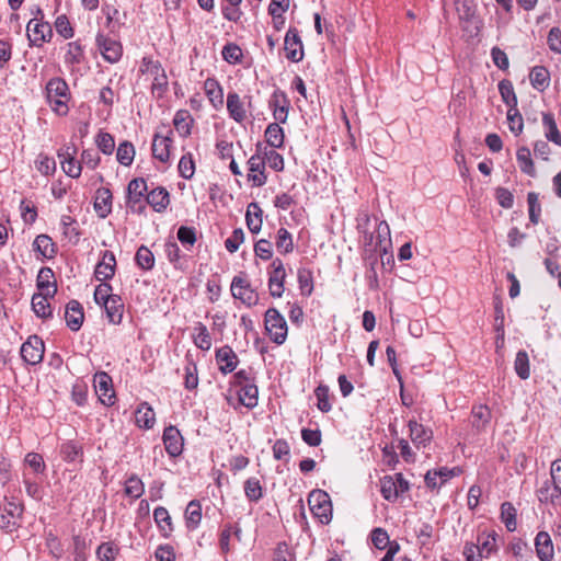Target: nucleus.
<instances>
[{"label":"nucleus","instance_id":"1","mask_svg":"<svg viewBox=\"0 0 561 561\" xmlns=\"http://www.w3.org/2000/svg\"><path fill=\"white\" fill-rule=\"evenodd\" d=\"M46 98L51 110L58 115H66L69 111V88L61 78H53L46 84Z\"/></svg>","mask_w":561,"mask_h":561},{"label":"nucleus","instance_id":"2","mask_svg":"<svg viewBox=\"0 0 561 561\" xmlns=\"http://www.w3.org/2000/svg\"><path fill=\"white\" fill-rule=\"evenodd\" d=\"M140 72L151 78V93L156 98H162L168 90V77L160 61L153 60L151 57H144Z\"/></svg>","mask_w":561,"mask_h":561},{"label":"nucleus","instance_id":"3","mask_svg":"<svg viewBox=\"0 0 561 561\" xmlns=\"http://www.w3.org/2000/svg\"><path fill=\"white\" fill-rule=\"evenodd\" d=\"M148 185L145 179L137 178L127 185L126 205L131 213L142 214L146 210Z\"/></svg>","mask_w":561,"mask_h":561},{"label":"nucleus","instance_id":"4","mask_svg":"<svg viewBox=\"0 0 561 561\" xmlns=\"http://www.w3.org/2000/svg\"><path fill=\"white\" fill-rule=\"evenodd\" d=\"M264 322L270 339L278 345L283 344L286 341L288 328L286 320L278 310L275 308L267 309Z\"/></svg>","mask_w":561,"mask_h":561},{"label":"nucleus","instance_id":"5","mask_svg":"<svg viewBox=\"0 0 561 561\" xmlns=\"http://www.w3.org/2000/svg\"><path fill=\"white\" fill-rule=\"evenodd\" d=\"M23 514V505L19 502L7 500L0 506V528L5 533H12L20 526Z\"/></svg>","mask_w":561,"mask_h":561},{"label":"nucleus","instance_id":"6","mask_svg":"<svg viewBox=\"0 0 561 561\" xmlns=\"http://www.w3.org/2000/svg\"><path fill=\"white\" fill-rule=\"evenodd\" d=\"M230 290L233 298L241 300L248 307L255 306L259 301L256 290L243 276L237 275L232 278Z\"/></svg>","mask_w":561,"mask_h":561},{"label":"nucleus","instance_id":"7","mask_svg":"<svg viewBox=\"0 0 561 561\" xmlns=\"http://www.w3.org/2000/svg\"><path fill=\"white\" fill-rule=\"evenodd\" d=\"M286 279V270L283 261L275 257L268 267V289L274 298H280L284 294Z\"/></svg>","mask_w":561,"mask_h":561},{"label":"nucleus","instance_id":"8","mask_svg":"<svg viewBox=\"0 0 561 561\" xmlns=\"http://www.w3.org/2000/svg\"><path fill=\"white\" fill-rule=\"evenodd\" d=\"M311 511L321 523L328 524L332 516V506L325 492H312L309 496Z\"/></svg>","mask_w":561,"mask_h":561},{"label":"nucleus","instance_id":"9","mask_svg":"<svg viewBox=\"0 0 561 561\" xmlns=\"http://www.w3.org/2000/svg\"><path fill=\"white\" fill-rule=\"evenodd\" d=\"M96 46L103 58L111 62H117L123 54V47L119 42L99 33L95 38Z\"/></svg>","mask_w":561,"mask_h":561},{"label":"nucleus","instance_id":"10","mask_svg":"<svg viewBox=\"0 0 561 561\" xmlns=\"http://www.w3.org/2000/svg\"><path fill=\"white\" fill-rule=\"evenodd\" d=\"M44 342L37 335H32L21 346V356L30 365H36L44 357Z\"/></svg>","mask_w":561,"mask_h":561},{"label":"nucleus","instance_id":"11","mask_svg":"<svg viewBox=\"0 0 561 561\" xmlns=\"http://www.w3.org/2000/svg\"><path fill=\"white\" fill-rule=\"evenodd\" d=\"M26 32L31 45L34 46H42L43 43L48 42L53 36L50 24L37 19L31 20L27 23Z\"/></svg>","mask_w":561,"mask_h":561},{"label":"nucleus","instance_id":"12","mask_svg":"<svg viewBox=\"0 0 561 561\" xmlns=\"http://www.w3.org/2000/svg\"><path fill=\"white\" fill-rule=\"evenodd\" d=\"M162 440L170 457H178L182 454L184 439L181 432L175 426L170 425L164 428Z\"/></svg>","mask_w":561,"mask_h":561},{"label":"nucleus","instance_id":"13","mask_svg":"<svg viewBox=\"0 0 561 561\" xmlns=\"http://www.w3.org/2000/svg\"><path fill=\"white\" fill-rule=\"evenodd\" d=\"M94 388L100 401L107 407L115 402V393L112 388V379L106 373H99L94 376Z\"/></svg>","mask_w":561,"mask_h":561},{"label":"nucleus","instance_id":"14","mask_svg":"<svg viewBox=\"0 0 561 561\" xmlns=\"http://www.w3.org/2000/svg\"><path fill=\"white\" fill-rule=\"evenodd\" d=\"M284 45L287 59L294 62H298L302 59V43L296 28H289L287 31Z\"/></svg>","mask_w":561,"mask_h":561},{"label":"nucleus","instance_id":"15","mask_svg":"<svg viewBox=\"0 0 561 561\" xmlns=\"http://www.w3.org/2000/svg\"><path fill=\"white\" fill-rule=\"evenodd\" d=\"M248 181L252 182L253 186H263L267 181V175L265 174V161H263L259 154H253L248 160Z\"/></svg>","mask_w":561,"mask_h":561},{"label":"nucleus","instance_id":"16","mask_svg":"<svg viewBox=\"0 0 561 561\" xmlns=\"http://www.w3.org/2000/svg\"><path fill=\"white\" fill-rule=\"evenodd\" d=\"M216 362L219 370L227 375L237 368L239 358L230 346L225 345L216 351Z\"/></svg>","mask_w":561,"mask_h":561},{"label":"nucleus","instance_id":"17","mask_svg":"<svg viewBox=\"0 0 561 561\" xmlns=\"http://www.w3.org/2000/svg\"><path fill=\"white\" fill-rule=\"evenodd\" d=\"M499 535L493 531H482L477 536V547L481 553L482 559H489L499 549L497 539Z\"/></svg>","mask_w":561,"mask_h":561},{"label":"nucleus","instance_id":"18","mask_svg":"<svg viewBox=\"0 0 561 561\" xmlns=\"http://www.w3.org/2000/svg\"><path fill=\"white\" fill-rule=\"evenodd\" d=\"M116 259L113 252L104 251L102 260L96 264L94 276L98 280L106 282L115 274Z\"/></svg>","mask_w":561,"mask_h":561},{"label":"nucleus","instance_id":"19","mask_svg":"<svg viewBox=\"0 0 561 561\" xmlns=\"http://www.w3.org/2000/svg\"><path fill=\"white\" fill-rule=\"evenodd\" d=\"M65 320L71 331H78L82 327L84 312L78 300H70L66 306Z\"/></svg>","mask_w":561,"mask_h":561},{"label":"nucleus","instance_id":"20","mask_svg":"<svg viewBox=\"0 0 561 561\" xmlns=\"http://www.w3.org/2000/svg\"><path fill=\"white\" fill-rule=\"evenodd\" d=\"M536 553L540 561H551L554 556L553 543L547 531H539L535 538Z\"/></svg>","mask_w":561,"mask_h":561},{"label":"nucleus","instance_id":"21","mask_svg":"<svg viewBox=\"0 0 561 561\" xmlns=\"http://www.w3.org/2000/svg\"><path fill=\"white\" fill-rule=\"evenodd\" d=\"M112 192L107 187H100L95 192L94 210L102 219L112 211Z\"/></svg>","mask_w":561,"mask_h":561},{"label":"nucleus","instance_id":"22","mask_svg":"<svg viewBox=\"0 0 561 561\" xmlns=\"http://www.w3.org/2000/svg\"><path fill=\"white\" fill-rule=\"evenodd\" d=\"M408 426L410 430V438L416 447L426 446L431 442L433 437L431 428L425 427L414 420H410Z\"/></svg>","mask_w":561,"mask_h":561},{"label":"nucleus","instance_id":"23","mask_svg":"<svg viewBox=\"0 0 561 561\" xmlns=\"http://www.w3.org/2000/svg\"><path fill=\"white\" fill-rule=\"evenodd\" d=\"M227 111L229 116L237 123H242L247 118L244 103L237 92H229L227 95Z\"/></svg>","mask_w":561,"mask_h":561},{"label":"nucleus","instance_id":"24","mask_svg":"<svg viewBox=\"0 0 561 561\" xmlns=\"http://www.w3.org/2000/svg\"><path fill=\"white\" fill-rule=\"evenodd\" d=\"M53 277L54 273L50 267H42L39 270L36 280V285L39 290L37 294L55 296L57 293V286L55 282H51Z\"/></svg>","mask_w":561,"mask_h":561},{"label":"nucleus","instance_id":"25","mask_svg":"<svg viewBox=\"0 0 561 561\" xmlns=\"http://www.w3.org/2000/svg\"><path fill=\"white\" fill-rule=\"evenodd\" d=\"M150 205L156 211H163L170 204L169 192L164 187H156L147 194L146 205Z\"/></svg>","mask_w":561,"mask_h":561},{"label":"nucleus","instance_id":"26","mask_svg":"<svg viewBox=\"0 0 561 561\" xmlns=\"http://www.w3.org/2000/svg\"><path fill=\"white\" fill-rule=\"evenodd\" d=\"M205 93L215 108L224 105V90L218 80L215 78H207L204 82Z\"/></svg>","mask_w":561,"mask_h":561},{"label":"nucleus","instance_id":"27","mask_svg":"<svg viewBox=\"0 0 561 561\" xmlns=\"http://www.w3.org/2000/svg\"><path fill=\"white\" fill-rule=\"evenodd\" d=\"M172 139L169 136L156 134L152 140V154L161 162H168L170 159V148Z\"/></svg>","mask_w":561,"mask_h":561},{"label":"nucleus","instance_id":"28","mask_svg":"<svg viewBox=\"0 0 561 561\" xmlns=\"http://www.w3.org/2000/svg\"><path fill=\"white\" fill-rule=\"evenodd\" d=\"M102 307H104L106 317L111 323L119 324L122 322L123 312H124V304H123L121 296H118V295L114 296Z\"/></svg>","mask_w":561,"mask_h":561},{"label":"nucleus","instance_id":"29","mask_svg":"<svg viewBox=\"0 0 561 561\" xmlns=\"http://www.w3.org/2000/svg\"><path fill=\"white\" fill-rule=\"evenodd\" d=\"M529 80L534 89L542 92L550 84V72L543 66H535L530 70Z\"/></svg>","mask_w":561,"mask_h":561},{"label":"nucleus","instance_id":"30","mask_svg":"<svg viewBox=\"0 0 561 561\" xmlns=\"http://www.w3.org/2000/svg\"><path fill=\"white\" fill-rule=\"evenodd\" d=\"M135 420L139 427L149 430L152 428L156 423V414L147 402H142L135 412Z\"/></svg>","mask_w":561,"mask_h":561},{"label":"nucleus","instance_id":"31","mask_svg":"<svg viewBox=\"0 0 561 561\" xmlns=\"http://www.w3.org/2000/svg\"><path fill=\"white\" fill-rule=\"evenodd\" d=\"M262 215L263 211L257 203L253 202L248 205L245 221L249 230L252 233H259L262 228Z\"/></svg>","mask_w":561,"mask_h":561},{"label":"nucleus","instance_id":"32","mask_svg":"<svg viewBox=\"0 0 561 561\" xmlns=\"http://www.w3.org/2000/svg\"><path fill=\"white\" fill-rule=\"evenodd\" d=\"M265 140L271 148H282L284 146V129L278 123H271L265 129Z\"/></svg>","mask_w":561,"mask_h":561},{"label":"nucleus","instance_id":"33","mask_svg":"<svg viewBox=\"0 0 561 561\" xmlns=\"http://www.w3.org/2000/svg\"><path fill=\"white\" fill-rule=\"evenodd\" d=\"M60 455L67 462H73L76 460L82 461L83 448L79 443L75 440H68L61 444Z\"/></svg>","mask_w":561,"mask_h":561},{"label":"nucleus","instance_id":"34","mask_svg":"<svg viewBox=\"0 0 561 561\" xmlns=\"http://www.w3.org/2000/svg\"><path fill=\"white\" fill-rule=\"evenodd\" d=\"M50 296L34 294L32 297V309L38 318L47 319L53 316L51 307L48 302Z\"/></svg>","mask_w":561,"mask_h":561},{"label":"nucleus","instance_id":"35","mask_svg":"<svg viewBox=\"0 0 561 561\" xmlns=\"http://www.w3.org/2000/svg\"><path fill=\"white\" fill-rule=\"evenodd\" d=\"M34 251L51 259L56 254V244L48 234H38L33 242Z\"/></svg>","mask_w":561,"mask_h":561},{"label":"nucleus","instance_id":"36","mask_svg":"<svg viewBox=\"0 0 561 561\" xmlns=\"http://www.w3.org/2000/svg\"><path fill=\"white\" fill-rule=\"evenodd\" d=\"M542 125L546 138L556 145L561 146V133L558 129L553 115L550 113H543Z\"/></svg>","mask_w":561,"mask_h":561},{"label":"nucleus","instance_id":"37","mask_svg":"<svg viewBox=\"0 0 561 561\" xmlns=\"http://www.w3.org/2000/svg\"><path fill=\"white\" fill-rule=\"evenodd\" d=\"M239 401L241 404L249 409H253L257 405L259 390L254 383H247L241 386L239 392Z\"/></svg>","mask_w":561,"mask_h":561},{"label":"nucleus","instance_id":"38","mask_svg":"<svg viewBox=\"0 0 561 561\" xmlns=\"http://www.w3.org/2000/svg\"><path fill=\"white\" fill-rule=\"evenodd\" d=\"M192 123L193 117L187 110H180L175 113L173 124L182 137H186L191 134Z\"/></svg>","mask_w":561,"mask_h":561},{"label":"nucleus","instance_id":"39","mask_svg":"<svg viewBox=\"0 0 561 561\" xmlns=\"http://www.w3.org/2000/svg\"><path fill=\"white\" fill-rule=\"evenodd\" d=\"M193 340L196 347L202 351H208L211 347L210 334L206 325L202 322L195 324Z\"/></svg>","mask_w":561,"mask_h":561},{"label":"nucleus","instance_id":"40","mask_svg":"<svg viewBox=\"0 0 561 561\" xmlns=\"http://www.w3.org/2000/svg\"><path fill=\"white\" fill-rule=\"evenodd\" d=\"M185 520L188 529H195L202 520V506L198 501H191L185 510Z\"/></svg>","mask_w":561,"mask_h":561},{"label":"nucleus","instance_id":"41","mask_svg":"<svg viewBox=\"0 0 561 561\" xmlns=\"http://www.w3.org/2000/svg\"><path fill=\"white\" fill-rule=\"evenodd\" d=\"M517 162L522 172L535 176L536 170L531 159L530 150L527 147H520L516 153Z\"/></svg>","mask_w":561,"mask_h":561},{"label":"nucleus","instance_id":"42","mask_svg":"<svg viewBox=\"0 0 561 561\" xmlns=\"http://www.w3.org/2000/svg\"><path fill=\"white\" fill-rule=\"evenodd\" d=\"M514 369L516 375L526 380L530 376V366H529V357L526 351L520 350L517 352L515 360H514Z\"/></svg>","mask_w":561,"mask_h":561},{"label":"nucleus","instance_id":"43","mask_svg":"<svg viewBox=\"0 0 561 561\" xmlns=\"http://www.w3.org/2000/svg\"><path fill=\"white\" fill-rule=\"evenodd\" d=\"M455 9L460 21L470 22L476 15L473 0H454Z\"/></svg>","mask_w":561,"mask_h":561},{"label":"nucleus","instance_id":"44","mask_svg":"<svg viewBox=\"0 0 561 561\" xmlns=\"http://www.w3.org/2000/svg\"><path fill=\"white\" fill-rule=\"evenodd\" d=\"M472 425L481 431L491 420V411L486 405H477L472 409Z\"/></svg>","mask_w":561,"mask_h":561},{"label":"nucleus","instance_id":"45","mask_svg":"<svg viewBox=\"0 0 561 561\" xmlns=\"http://www.w3.org/2000/svg\"><path fill=\"white\" fill-rule=\"evenodd\" d=\"M276 249L282 254H288L294 250V242L290 232L285 228H279L276 234Z\"/></svg>","mask_w":561,"mask_h":561},{"label":"nucleus","instance_id":"46","mask_svg":"<svg viewBox=\"0 0 561 561\" xmlns=\"http://www.w3.org/2000/svg\"><path fill=\"white\" fill-rule=\"evenodd\" d=\"M499 91L503 102L510 108L515 110V107H517V96L515 94L512 82L510 80H502L499 83Z\"/></svg>","mask_w":561,"mask_h":561},{"label":"nucleus","instance_id":"47","mask_svg":"<svg viewBox=\"0 0 561 561\" xmlns=\"http://www.w3.org/2000/svg\"><path fill=\"white\" fill-rule=\"evenodd\" d=\"M501 518L508 531H515L517 527L516 510L510 502L501 505Z\"/></svg>","mask_w":561,"mask_h":561},{"label":"nucleus","instance_id":"48","mask_svg":"<svg viewBox=\"0 0 561 561\" xmlns=\"http://www.w3.org/2000/svg\"><path fill=\"white\" fill-rule=\"evenodd\" d=\"M135 158V147L129 141H123L118 145L117 151H116V159L117 161L128 167L133 163Z\"/></svg>","mask_w":561,"mask_h":561},{"label":"nucleus","instance_id":"49","mask_svg":"<svg viewBox=\"0 0 561 561\" xmlns=\"http://www.w3.org/2000/svg\"><path fill=\"white\" fill-rule=\"evenodd\" d=\"M221 56L230 65H237L242 61L243 53L240 46L234 43H228L222 47Z\"/></svg>","mask_w":561,"mask_h":561},{"label":"nucleus","instance_id":"50","mask_svg":"<svg viewBox=\"0 0 561 561\" xmlns=\"http://www.w3.org/2000/svg\"><path fill=\"white\" fill-rule=\"evenodd\" d=\"M527 204H528L529 221L533 225H537L540 220V215H541V205L539 202L538 193L529 192L527 194Z\"/></svg>","mask_w":561,"mask_h":561},{"label":"nucleus","instance_id":"51","mask_svg":"<svg viewBox=\"0 0 561 561\" xmlns=\"http://www.w3.org/2000/svg\"><path fill=\"white\" fill-rule=\"evenodd\" d=\"M244 493L249 501L259 502L263 496V489L259 479L252 477L245 480Z\"/></svg>","mask_w":561,"mask_h":561},{"label":"nucleus","instance_id":"52","mask_svg":"<svg viewBox=\"0 0 561 561\" xmlns=\"http://www.w3.org/2000/svg\"><path fill=\"white\" fill-rule=\"evenodd\" d=\"M145 492V485L140 478L131 474L125 482V494L133 499H139Z\"/></svg>","mask_w":561,"mask_h":561},{"label":"nucleus","instance_id":"53","mask_svg":"<svg viewBox=\"0 0 561 561\" xmlns=\"http://www.w3.org/2000/svg\"><path fill=\"white\" fill-rule=\"evenodd\" d=\"M60 224L62 226V233L70 241L77 243L79 241L80 232L77 229V221L75 218L68 215L61 217Z\"/></svg>","mask_w":561,"mask_h":561},{"label":"nucleus","instance_id":"54","mask_svg":"<svg viewBox=\"0 0 561 561\" xmlns=\"http://www.w3.org/2000/svg\"><path fill=\"white\" fill-rule=\"evenodd\" d=\"M137 265L145 270L150 271L154 266V256L152 252L145 245H141L135 255Z\"/></svg>","mask_w":561,"mask_h":561},{"label":"nucleus","instance_id":"55","mask_svg":"<svg viewBox=\"0 0 561 561\" xmlns=\"http://www.w3.org/2000/svg\"><path fill=\"white\" fill-rule=\"evenodd\" d=\"M83 48L78 42L67 44V53L65 55V61L67 64L79 65L83 61Z\"/></svg>","mask_w":561,"mask_h":561},{"label":"nucleus","instance_id":"56","mask_svg":"<svg viewBox=\"0 0 561 561\" xmlns=\"http://www.w3.org/2000/svg\"><path fill=\"white\" fill-rule=\"evenodd\" d=\"M153 518L157 523L160 530H163L164 534L171 531L172 528V522L171 516L169 515V512L163 506H158L153 511Z\"/></svg>","mask_w":561,"mask_h":561},{"label":"nucleus","instance_id":"57","mask_svg":"<svg viewBox=\"0 0 561 561\" xmlns=\"http://www.w3.org/2000/svg\"><path fill=\"white\" fill-rule=\"evenodd\" d=\"M380 492L385 500L394 502L399 497L396 484L391 479V476H385L380 479Z\"/></svg>","mask_w":561,"mask_h":561},{"label":"nucleus","instance_id":"58","mask_svg":"<svg viewBox=\"0 0 561 561\" xmlns=\"http://www.w3.org/2000/svg\"><path fill=\"white\" fill-rule=\"evenodd\" d=\"M297 279L301 294L305 296H310L313 290V280L311 272L307 268H299Z\"/></svg>","mask_w":561,"mask_h":561},{"label":"nucleus","instance_id":"59","mask_svg":"<svg viewBox=\"0 0 561 561\" xmlns=\"http://www.w3.org/2000/svg\"><path fill=\"white\" fill-rule=\"evenodd\" d=\"M95 144L100 151H102L104 154H112L115 149V141L114 137L105 131H100L96 135Z\"/></svg>","mask_w":561,"mask_h":561},{"label":"nucleus","instance_id":"60","mask_svg":"<svg viewBox=\"0 0 561 561\" xmlns=\"http://www.w3.org/2000/svg\"><path fill=\"white\" fill-rule=\"evenodd\" d=\"M377 245H379L383 253H387L388 247L391 244L390 228L387 221H380L376 229Z\"/></svg>","mask_w":561,"mask_h":561},{"label":"nucleus","instance_id":"61","mask_svg":"<svg viewBox=\"0 0 561 561\" xmlns=\"http://www.w3.org/2000/svg\"><path fill=\"white\" fill-rule=\"evenodd\" d=\"M179 173L183 179L190 180L195 173V162L191 153L182 156L179 162Z\"/></svg>","mask_w":561,"mask_h":561},{"label":"nucleus","instance_id":"62","mask_svg":"<svg viewBox=\"0 0 561 561\" xmlns=\"http://www.w3.org/2000/svg\"><path fill=\"white\" fill-rule=\"evenodd\" d=\"M507 122H508V127H510V130L514 134V135H519L522 131H523V128H524V121H523V117L518 111L517 107H515V110L513 108H508L507 111Z\"/></svg>","mask_w":561,"mask_h":561},{"label":"nucleus","instance_id":"63","mask_svg":"<svg viewBox=\"0 0 561 561\" xmlns=\"http://www.w3.org/2000/svg\"><path fill=\"white\" fill-rule=\"evenodd\" d=\"M314 394L318 400V409L321 412H329L332 409L331 402L329 400V387L325 385L318 386L314 390Z\"/></svg>","mask_w":561,"mask_h":561},{"label":"nucleus","instance_id":"64","mask_svg":"<svg viewBox=\"0 0 561 561\" xmlns=\"http://www.w3.org/2000/svg\"><path fill=\"white\" fill-rule=\"evenodd\" d=\"M547 44L551 51L561 55V27H551L548 36Z\"/></svg>","mask_w":561,"mask_h":561}]
</instances>
